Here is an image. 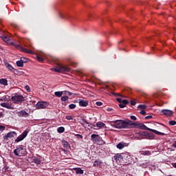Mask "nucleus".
Here are the masks:
<instances>
[{
    "mask_svg": "<svg viewBox=\"0 0 176 176\" xmlns=\"http://www.w3.org/2000/svg\"><path fill=\"white\" fill-rule=\"evenodd\" d=\"M110 125L111 127H114L115 129H130V127H139L142 130H148V131H151L152 133H155V134H157L158 135H166V133L159 132L155 129H152L146 126L145 124L138 122H133L130 120H116L115 121H111Z\"/></svg>",
    "mask_w": 176,
    "mask_h": 176,
    "instance_id": "obj_1",
    "label": "nucleus"
},
{
    "mask_svg": "<svg viewBox=\"0 0 176 176\" xmlns=\"http://www.w3.org/2000/svg\"><path fill=\"white\" fill-rule=\"evenodd\" d=\"M14 155L16 156H25L27 155V150L24 148V146H18L16 149L14 150Z\"/></svg>",
    "mask_w": 176,
    "mask_h": 176,
    "instance_id": "obj_2",
    "label": "nucleus"
},
{
    "mask_svg": "<svg viewBox=\"0 0 176 176\" xmlns=\"http://www.w3.org/2000/svg\"><path fill=\"white\" fill-rule=\"evenodd\" d=\"M11 100L14 102V104H21L23 101H25V98L20 94H15L11 98Z\"/></svg>",
    "mask_w": 176,
    "mask_h": 176,
    "instance_id": "obj_3",
    "label": "nucleus"
},
{
    "mask_svg": "<svg viewBox=\"0 0 176 176\" xmlns=\"http://www.w3.org/2000/svg\"><path fill=\"white\" fill-rule=\"evenodd\" d=\"M91 141L99 145H105V141L102 140V138L97 134H92L91 135Z\"/></svg>",
    "mask_w": 176,
    "mask_h": 176,
    "instance_id": "obj_4",
    "label": "nucleus"
},
{
    "mask_svg": "<svg viewBox=\"0 0 176 176\" xmlns=\"http://www.w3.org/2000/svg\"><path fill=\"white\" fill-rule=\"evenodd\" d=\"M53 70L54 72H71V68L61 64H58L57 66L53 69Z\"/></svg>",
    "mask_w": 176,
    "mask_h": 176,
    "instance_id": "obj_5",
    "label": "nucleus"
},
{
    "mask_svg": "<svg viewBox=\"0 0 176 176\" xmlns=\"http://www.w3.org/2000/svg\"><path fill=\"white\" fill-rule=\"evenodd\" d=\"M29 132L30 131L28 129L25 130L19 136L16 138L15 142H21V141H23V140H24V138L28 135Z\"/></svg>",
    "mask_w": 176,
    "mask_h": 176,
    "instance_id": "obj_6",
    "label": "nucleus"
},
{
    "mask_svg": "<svg viewBox=\"0 0 176 176\" xmlns=\"http://www.w3.org/2000/svg\"><path fill=\"white\" fill-rule=\"evenodd\" d=\"M139 134L143 137H146V138H148L149 140H153L155 138V135L153 133L146 131H141L139 133Z\"/></svg>",
    "mask_w": 176,
    "mask_h": 176,
    "instance_id": "obj_7",
    "label": "nucleus"
},
{
    "mask_svg": "<svg viewBox=\"0 0 176 176\" xmlns=\"http://www.w3.org/2000/svg\"><path fill=\"white\" fill-rule=\"evenodd\" d=\"M14 135H17V133L16 131H10L3 136V140L8 141L9 138H13Z\"/></svg>",
    "mask_w": 176,
    "mask_h": 176,
    "instance_id": "obj_8",
    "label": "nucleus"
},
{
    "mask_svg": "<svg viewBox=\"0 0 176 176\" xmlns=\"http://www.w3.org/2000/svg\"><path fill=\"white\" fill-rule=\"evenodd\" d=\"M161 113L162 115H164L165 116H173L174 112L171 110H168V109H162L161 111Z\"/></svg>",
    "mask_w": 176,
    "mask_h": 176,
    "instance_id": "obj_9",
    "label": "nucleus"
},
{
    "mask_svg": "<svg viewBox=\"0 0 176 176\" xmlns=\"http://www.w3.org/2000/svg\"><path fill=\"white\" fill-rule=\"evenodd\" d=\"M18 116L19 118H28L30 116V114L27 113L25 110H22L17 113Z\"/></svg>",
    "mask_w": 176,
    "mask_h": 176,
    "instance_id": "obj_10",
    "label": "nucleus"
},
{
    "mask_svg": "<svg viewBox=\"0 0 176 176\" xmlns=\"http://www.w3.org/2000/svg\"><path fill=\"white\" fill-rule=\"evenodd\" d=\"M78 104L80 107H87V105H89V101L82 99H79Z\"/></svg>",
    "mask_w": 176,
    "mask_h": 176,
    "instance_id": "obj_11",
    "label": "nucleus"
},
{
    "mask_svg": "<svg viewBox=\"0 0 176 176\" xmlns=\"http://www.w3.org/2000/svg\"><path fill=\"white\" fill-rule=\"evenodd\" d=\"M114 160L117 163H120L123 160V155L122 154H116L114 155Z\"/></svg>",
    "mask_w": 176,
    "mask_h": 176,
    "instance_id": "obj_12",
    "label": "nucleus"
},
{
    "mask_svg": "<svg viewBox=\"0 0 176 176\" xmlns=\"http://www.w3.org/2000/svg\"><path fill=\"white\" fill-rule=\"evenodd\" d=\"M1 107L3 108H6L7 109H13V107L10 105L9 103L3 102L0 104Z\"/></svg>",
    "mask_w": 176,
    "mask_h": 176,
    "instance_id": "obj_13",
    "label": "nucleus"
},
{
    "mask_svg": "<svg viewBox=\"0 0 176 176\" xmlns=\"http://www.w3.org/2000/svg\"><path fill=\"white\" fill-rule=\"evenodd\" d=\"M6 67L9 69L10 71H12V72H14V71H17V69H14L10 63H6Z\"/></svg>",
    "mask_w": 176,
    "mask_h": 176,
    "instance_id": "obj_14",
    "label": "nucleus"
},
{
    "mask_svg": "<svg viewBox=\"0 0 176 176\" xmlns=\"http://www.w3.org/2000/svg\"><path fill=\"white\" fill-rule=\"evenodd\" d=\"M60 17H61V19H65V20H69V19H71V16L68 14L60 13Z\"/></svg>",
    "mask_w": 176,
    "mask_h": 176,
    "instance_id": "obj_15",
    "label": "nucleus"
},
{
    "mask_svg": "<svg viewBox=\"0 0 176 176\" xmlns=\"http://www.w3.org/2000/svg\"><path fill=\"white\" fill-rule=\"evenodd\" d=\"M1 38L4 42H9V41H10V38H9V36H8L6 34H2Z\"/></svg>",
    "mask_w": 176,
    "mask_h": 176,
    "instance_id": "obj_16",
    "label": "nucleus"
},
{
    "mask_svg": "<svg viewBox=\"0 0 176 176\" xmlns=\"http://www.w3.org/2000/svg\"><path fill=\"white\" fill-rule=\"evenodd\" d=\"M102 161L101 160H96L94 163V167H98V166H101Z\"/></svg>",
    "mask_w": 176,
    "mask_h": 176,
    "instance_id": "obj_17",
    "label": "nucleus"
},
{
    "mask_svg": "<svg viewBox=\"0 0 176 176\" xmlns=\"http://www.w3.org/2000/svg\"><path fill=\"white\" fill-rule=\"evenodd\" d=\"M36 107H37V108L43 109L45 108V102H38L36 104Z\"/></svg>",
    "mask_w": 176,
    "mask_h": 176,
    "instance_id": "obj_18",
    "label": "nucleus"
},
{
    "mask_svg": "<svg viewBox=\"0 0 176 176\" xmlns=\"http://www.w3.org/2000/svg\"><path fill=\"white\" fill-rule=\"evenodd\" d=\"M104 126L105 124L102 122H98L96 123V127H98L99 129H102Z\"/></svg>",
    "mask_w": 176,
    "mask_h": 176,
    "instance_id": "obj_19",
    "label": "nucleus"
},
{
    "mask_svg": "<svg viewBox=\"0 0 176 176\" xmlns=\"http://www.w3.org/2000/svg\"><path fill=\"white\" fill-rule=\"evenodd\" d=\"M1 85H4V86H8V80L5 78L0 79Z\"/></svg>",
    "mask_w": 176,
    "mask_h": 176,
    "instance_id": "obj_20",
    "label": "nucleus"
},
{
    "mask_svg": "<svg viewBox=\"0 0 176 176\" xmlns=\"http://www.w3.org/2000/svg\"><path fill=\"white\" fill-rule=\"evenodd\" d=\"M22 52H23L24 53H28V54H32V53H34L32 51L29 50L26 48H21Z\"/></svg>",
    "mask_w": 176,
    "mask_h": 176,
    "instance_id": "obj_21",
    "label": "nucleus"
},
{
    "mask_svg": "<svg viewBox=\"0 0 176 176\" xmlns=\"http://www.w3.org/2000/svg\"><path fill=\"white\" fill-rule=\"evenodd\" d=\"M62 144L64 148H69V143H68V142H67L66 140H63Z\"/></svg>",
    "mask_w": 176,
    "mask_h": 176,
    "instance_id": "obj_22",
    "label": "nucleus"
},
{
    "mask_svg": "<svg viewBox=\"0 0 176 176\" xmlns=\"http://www.w3.org/2000/svg\"><path fill=\"white\" fill-rule=\"evenodd\" d=\"M124 146H126V143L123 144V143L120 142L118 144H117L118 149H123V148H124Z\"/></svg>",
    "mask_w": 176,
    "mask_h": 176,
    "instance_id": "obj_23",
    "label": "nucleus"
},
{
    "mask_svg": "<svg viewBox=\"0 0 176 176\" xmlns=\"http://www.w3.org/2000/svg\"><path fill=\"white\" fill-rule=\"evenodd\" d=\"M57 131H58V133H64V131H65V128H64V126L58 127V128L57 129Z\"/></svg>",
    "mask_w": 176,
    "mask_h": 176,
    "instance_id": "obj_24",
    "label": "nucleus"
},
{
    "mask_svg": "<svg viewBox=\"0 0 176 176\" xmlns=\"http://www.w3.org/2000/svg\"><path fill=\"white\" fill-rule=\"evenodd\" d=\"M16 65H17L18 67H24V63L22 62L21 60H17L16 63Z\"/></svg>",
    "mask_w": 176,
    "mask_h": 176,
    "instance_id": "obj_25",
    "label": "nucleus"
},
{
    "mask_svg": "<svg viewBox=\"0 0 176 176\" xmlns=\"http://www.w3.org/2000/svg\"><path fill=\"white\" fill-rule=\"evenodd\" d=\"M36 58L37 60L39 61V63H43V61H45V59H43V58H42L41 55H37Z\"/></svg>",
    "mask_w": 176,
    "mask_h": 176,
    "instance_id": "obj_26",
    "label": "nucleus"
},
{
    "mask_svg": "<svg viewBox=\"0 0 176 176\" xmlns=\"http://www.w3.org/2000/svg\"><path fill=\"white\" fill-rule=\"evenodd\" d=\"M33 163H35L36 164H41V160L36 157L33 158Z\"/></svg>",
    "mask_w": 176,
    "mask_h": 176,
    "instance_id": "obj_27",
    "label": "nucleus"
},
{
    "mask_svg": "<svg viewBox=\"0 0 176 176\" xmlns=\"http://www.w3.org/2000/svg\"><path fill=\"white\" fill-rule=\"evenodd\" d=\"M56 97H62L63 96V91H56L54 93Z\"/></svg>",
    "mask_w": 176,
    "mask_h": 176,
    "instance_id": "obj_28",
    "label": "nucleus"
},
{
    "mask_svg": "<svg viewBox=\"0 0 176 176\" xmlns=\"http://www.w3.org/2000/svg\"><path fill=\"white\" fill-rule=\"evenodd\" d=\"M21 62L24 64L25 63H28V58H25V57H22L21 58Z\"/></svg>",
    "mask_w": 176,
    "mask_h": 176,
    "instance_id": "obj_29",
    "label": "nucleus"
},
{
    "mask_svg": "<svg viewBox=\"0 0 176 176\" xmlns=\"http://www.w3.org/2000/svg\"><path fill=\"white\" fill-rule=\"evenodd\" d=\"M138 108L140 109H146V105H145V104H139L138 106Z\"/></svg>",
    "mask_w": 176,
    "mask_h": 176,
    "instance_id": "obj_30",
    "label": "nucleus"
},
{
    "mask_svg": "<svg viewBox=\"0 0 176 176\" xmlns=\"http://www.w3.org/2000/svg\"><path fill=\"white\" fill-rule=\"evenodd\" d=\"M76 174H83V170H82L80 168H78L76 170Z\"/></svg>",
    "mask_w": 176,
    "mask_h": 176,
    "instance_id": "obj_31",
    "label": "nucleus"
},
{
    "mask_svg": "<svg viewBox=\"0 0 176 176\" xmlns=\"http://www.w3.org/2000/svg\"><path fill=\"white\" fill-rule=\"evenodd\" d=\"M4 101H10V96H5L3 97Z\"/></svg>",
    "mask_w": 176,
    "mask_h": 176,
    "instance_id": "obj_32",
    "label": "nucleus"
},
{
    "mask_svg": "<svg viewBox=\"0 0 176 176\" xmlns=\"http://www.w3.org/2000/svg\"><path fill=\"white\" fill-rule=\"evenodd\" d=\"M69 109H75V108H76V104H71L69 105Z\"/></svg>",
    "mask_w": 176,
    "mask_h": 176,
    "instance_id": "obj_33",
    "label": "nucleus"
},
{
    "mask_svg": "<svg viewBox=\"0 0 176 176\" xmlns=\"http://www.w3.org/2000/svg\"><path fill=\"white\" fill-rule=\"evenodd\" d=\"M65 119H67V120H74V118H72V116H66Z\"/></svg>",
    "mask_w": 176,
    "mask_h": 176,
    "instance_id": "obj_34",
    "label": "nucleus"
},
{
    "mask_svg": "<svg viewBox=\"0 0 176 176\" xmlns=\"http://www.w3.org/2000/svg\"><path fill=\"white\" fill-rule=\"evenodd\" d=\"M168 123H169L170 126H175V124H176V122L174 120L169 121Z\"/></svg>",
    "mask_w": 176,
    "mask_h": 176,
    "instance_id": "obj_35",
    "label": "nucleus"
},
{
    "mask_svg": "<svg viewBox=\"0 0 176 176\" xmlns=\"http://www.w3.org/2000/svg\"><path fill=\"white\" fill-rule=\"evenodd\" d=\"M69 97L67 96H63L61 98V101H67L68 100Z\"/></svg>",
    "mask_w": 176,
    "mask_h": 176,
    "instance_id": "obj_36",
    "label": "nucleus"
},
{
    "mask_svg": "<svg viewBox=\"0 0 176 176\" xmlns=\"http://www.w3.org/2000/svg\"><path fill=\"white\" fill-rule=\"evenodd\" d=\"M25 89L27 91H31V88H30V86L28 85L25 86Z\"/></svg>",
    "mask_w": 176,
    "mask_h": 176,
    "instance_id": "obj_37",
    "label": "nucleus"
},
{
    "mask_svg": "<svg viewBox=\"0 0 176 176\" xmlns=\"http://www.w3.org/2000/svg\"><path fill=\"white\" fill-rule=\"evenodd\" d=\"M140 115H146V111L145 110H142L140 111Z\"/></svg>",
    "mask_w": 176,
    "mask_h": 176,
    "instance_id": "obj_38",
    "label": "nucleus"
},
{
    "mask_svg": "<svg viewBox=\"0 0 176 176\" xmlns=\"http://www.w3.org/2000/svg\"><path fill=\"white\" fill-rule=\"evenodd\" d=\"M76 137H77V138H80V140L83 139V136L82 135H80V134H76Z\"/></svg>",
    "mask_w": 176,
    "mask_h": 176,
    "instance_id": "obj_39",
    "label": "nucleus"
},
{
    "mask_svg": "<svg viewBox=\"0 0 176 176\" xmlns=\"http://www.w3.org/2000/svg\"><path fill=\"white\" fill-rule=\"evenodd\" d=\"M129 100H122V104H124L125 105H127V104H129Z\"/></svg>",
    "mask_w": 176,
    "mask_h": 176,
    "instance_id": "obj_40",
    "label": "nucleus"
},
{
    "mask_svg": "<svg viewBox=\"0 0 176 176\" xmlns=\"http://www.w3.org/2000/svg\"><path fill=\"white\" fill-rule=\"evenodd\" d=\"M130 104L131 105L134 106L137 104V102H135V100H131Z\"/></svg>",
    "mask_w": 176,
    "mask_h": 176,
    "instance_id": "obj_41",
    "label": "nucleus"
},
{
    "mask_svg": "<svg viewBox=\"0 0 176 176\" xmlns=\"http://www.w3.org/2000/svg\"><path fill=\"white\" fill-rule=\"evenodd\" d=\"M116 100H117L118 102H120V104H122V101H123V100H122V98H118L116 99Z\"/></svg>",
    "mask_w": 176,
    "mask_h": 176,
    "instance_id": "obj_42",
    "label": "nucleus"
},
{
    "mask_svg": "<svg viewBox=\"0 0 176 176\" xmlns=\"http://www.w3.org/2000/svg\"><path fill=\"white\" fill-rule=\"evenodd\" d=\"M120 108H124L126 107V104L124 103H120L119 104Z\"/></svg>",
    "mask_w": 176,
    "mask_h": 176,
    "instance_id": "obj_43",
    "label": "nucleus"
},
{
    "mask_svg": "<svg viewBox=\"0 0 176 176\" xmlns=\"http://www.w3.org/2000/svg\"><path fill=\"white\" fill-rule=\"evenodd\" d=\"M5 126L3 125H0V131H3V130H5Z\"/></svg>",
    "mask_w": 176,
    "mask_h": 176,
    "instance_id": "obj_44",
    "label": "nucleus"
},
{
    "mask_svg": "<svg viewBox=\"0 0 176 176\" xmlns=\"http://www.w3.org/2000/svg\"><path fill=\"white\" fill-rule=\"evenodd\" d=\"M131 120H137V117H135V116H131Z\"/></svg>",
    "mask_w": 176,
    "mask_h": 176,
    "instance_id": "obj_45",
    "label": "nucleus"
},
{
    "mask_svg": "<svg viewBox=\"0 0 176 176\" xmlns=\"http://www.w3.org/2000/svg\"><path fill=\"white\" fill-rule=\"evenodd\" d=\"M107 112H112V111H113V109H112V108H111V107H108V108L107 109Z\"/></svg>",
    "mask_w": 176,
    "mask_h": 176,
    "instance_id": "obj_46",
    "label": "nucleus"
},
{
    "mask_svg": "<svg viewBox=\"0 0 176 176\" xmlns=\"http://www.w3.org/2000/svg\"><path fill=\"white\" fill-rule=\"evenodd\" d=\"M96 104L98 107H101V105H102V103L101 102H96Z\"/></svg>",
    "mask_w": 176,
    "mask_h": 176,
    "instance_id": "obj_47",
    "label": "nucleus"
},
{
    "mask_svg": "<svg viewBox=\"0 0 176 176\" xmlns=\"http://www.w3.org/2000/svg\"><path fill=\"white\" fill-rule=\"evenodd\" d=\"M144 155H151V151H144Z\"/></svg>",
    "mask_w": 176,
    "mask_h": 176,
    "instance_id": "obj_48",
    "label": "nucleus"
},
{
    "mask_svg": "<svg viewBox=\"0 0 176 176\" xmlns=\"http://www.w3.org/2000/svg\"><path fill=\"white\" fill-rule=\"evenodd\" d=\"M153 117H152V116H147L145 117V119L148 120V119H152Z\"/></svg>",
    "mask_w": 176,
    "mask_h": 176,
    "instance_id": "obj_49",
    "label": "nucleus"
},
{
    "mask_svg": "<svg viewBox=\"0 0 176 176\" xmlns=\"http://www.w3.org/2000/svg\"><path fill=\"white\" fill-rule=\"evenodd\" d=\"M3 113L2 112H0V118H3Z\"/></svg>",
    "mask_w": 176,
    "mask_h": 176,
    "instance_id": "obj_50",
    "label": "nucleus"
},
{
    "mask_svg": "<svg viewBox=\"0 0 176 176\" xmlns=\"http://www.w3.org/2000/svg\"><path fill=\"white\" fill-rule=\"evenodd\" d=\"M173 146H174L175 148H176V141L174 142V143L173 144Z\"/></svg>",
    "mask_w": 176,
    "mask_h": 176,
    "instance_id": "obj_51",
    "label": "nucleus"
},
{
    "mask_svg": "<svg viewBox=\"0 0 176 176\" xmlns=\"http://www.w3.org/2000/svg\"><path fill=\"white\" fill-rule=\"evenodd\" d=\"M68 93V96H72V93L69 92V91H67Z\"/></svg>",
    "mask_w": 176,
    "mask_h": 176,
    "instance_id": "obj_52",
    "label": "nucleus"
},
{
    "mask_svg": "<svg viewBox=\"0 0 176 176\" xmlns=\"http://www.w3.org/2000/svg\"><path fill=\"white\" fill-rule=\"evenodd\" d=\"M47 102H45V107H47Z\"/></svg>",
    "mask_w": 176,
    "mask_h": 176,
    "instance_id": "obj_53",
    "label": "nucleus"
},
{
    "mask_svg": "<svg viewBox=\"0 0 176 176\" xmlns=\"http://www.w3.org/2000/svg\"><path fill=\"white\" fill-rule=\"evenodd\" d=\"M85 123H86L87 124H89V122H87V121H85Z\"/></svg>",
    "mask_w": 176,
    "mask_h": 176,
    "instance_id": "obj_54",
    "label": "nucleus"
},
{
    "mask_svg": "<svg viewBox=\"0 0 176 176\" xmlns=\"http://www.w3.org/2000/svg\"><path fill=\"white\" fill-rule=\"evenodd\" d=\"M115 95H116V96H120V94H116Z\"/></svg>",
    "mask_w": 176,
    "mask_h": 176,
    "instance_id": "obj_55",
    "label": "nucleus"
},
{
    "mask_svg": "<svg viewBox=\"0 0 176 176\" xmlns=\"http://www.w3.org/2000/svg\"><path fill=\"white\" fill-rule=\"evenodd\" d=\"M0 101H4V100H3V99H0Z\"/></svg>",
    "mask_w": 176,
    "mask_h": 176,
    "instance_id": "obj_56",
    "label": "nucleus"
},
{
    "mask_svg": "<svg viewBox=\"0 0 176 176\" xmlns=\"http://www.w3.org/2000/svg\"><path fill=\"white\" fill-rule=\"evenodd\" d=\"M8 168H9V167H7V168H6V170H8Z\"/></svg>",
    "mask_w": 176,
    "mask_h": 176,
    "instance_id": "obj_57",
    "label": "nucleus"
},
{
    "mask_svg": "<svg viewBox=\"0 0 176 176\" xmlns=\"http://www.w3.org/2000/svg\"><path fill=\"white\" fill-rule=\"evenodd\" d=\"M93 126H94V127H96V125H95V124H94Z\"/></svg>",
    "mask_w": 176,
    "mask_h": 176,
    "instance_id": "obj_58",
    "label": "nucleus"
}]
</instances>
